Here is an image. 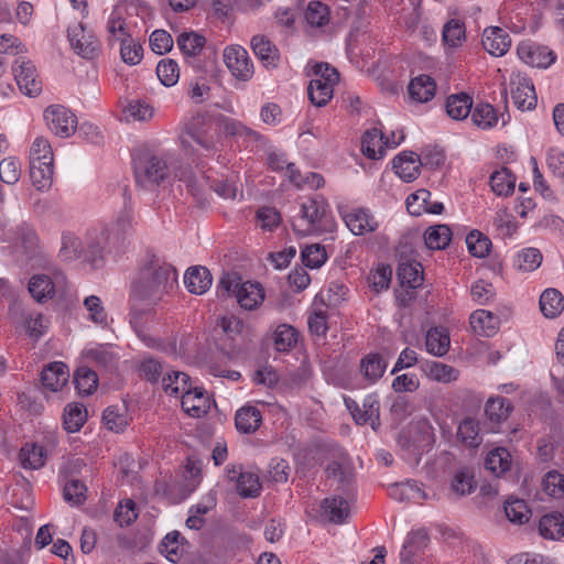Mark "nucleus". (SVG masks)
<instances>
[{
  "label": "nucleus",
  "mask_w": 564,
  "mask_h": 564,
  "mask_svg": "<svg viewBox=\"0 0 564 564\" xmlns=\"http://www.w3.org/2000/svg\"><path fill=\"white\" fill-rule=\"evenodd\" d=\"M87 487L78 479H68L63 489V497L72 506H80L86 500Z\"/></svg>",
  "instance_id": "obj_53"
},
{
  "label": "nucleus",
  "mask_w": 564,
  "mask_h": 564,
  "mask_svg": "<svg viewBox=\"0 0 564 564\" xmlns=\"http://www.w3.org/2000/svg\"><path fill=\"white\" fill-rule=\"evenodd\" d=\"M514 185L516 177L506 167L495 171L490 176L491 189L499 196H508L512 194Z\"/></svg>",
  "instance_id": "obj_42"
},
{
  "label": "nucleus",
  "mask_w": 564,
  "mask_h": 564,
  "mask_svg": "<svg viewBox=\"0 0 564 564\" xmlns=\"http://www.w3.org/2000/svg\"><path fill=\"white\" fill-rule=\"evenodd\" d=\"M162 387L163 390L171 395L183 394L191 388L189 376L182 371L167 372L162 378Z\"/></svg>",
  "instance_id": "obj_45"
},
{
  "label": "nucleus",
  "mask_w": 564,
  "mask_h": 564,
  "mask_svg": "<svg viewBox=\"0 0 564 564\" xmlns=\"http://www.w3.org/2000/svg\"><path fill=\"white\" fill-rule=\"evenodd\" d=\"M513 410V404L510 400L503 397L489 398L485 405V413L487 417L495 423L506 421Z\"/></svg>",
  "instance_id": "obj_32"
},
{
  "label": "nucleus",
  "mask_w": 564,
  "mask_h": 564,
  "mask_svg": "<svg viewBox=\"0 0 564 564\" xmlns=\"http://www.w3.org/2000/svg\"><path fill=\"white\" fill-rule=\"evenodd\" d=\"M465 40V26L458 20L448 21L443 29V41L451 47H457Z\"/></svg>",
  "instance_id": "obj_61"
},
{
  "label": "nucleus",
  "mask_w": 564,
  "mask_h": 564,
  "mask_svg": "<svg viewBox=\"0 0 564 564\" xmlns=\"http://www.w3.org/2000/svg\"><path fill=\"white\" fill-rule=\"evenodd\" d=\"M540 534L545 539H560L564 536V517L560 512L545 514L539 522Z\"/></svg>",
  "instance_id": "obj_34"
},
{
  "label": "nucleus",
  "mask_w": 564,
  "mask_h": 564,
  "mask_svg": "<svg viewBox=\"0 0 564 564\" xmlns=\"http://www.w3.org/2000/svg\"><path fill=\"white\" fill-rule=\"evenodd\" d=\"M14 79L22 94L29 97L37 96L42 91V82L31 61L19 57L12 65Z\"/></svg>",
  "instance_id": "obj_7"
},
{
  "label": "nucleus",
  "mask_w": 564,
  "mask_h": 564,
  "mask_svg": "<svg viewBox=\"0 0 564 564\" xmlns=\"http://www.w3.org/2000/svg\"><path fill=\"white\" fill-rule=\"evenodd\" d=\"M457 437L468 447H478L482 442L479 422L473 417H465L458 425Z\"/></svg>",
  "instance_id": "obj_36"
},
{
  "label": "nucleus",
  "mask_w": 564,
  "mask_h": 564,
  "mask_svg": "<svg viewBox=\"0 0 564 564\" xmlns=\"http://www.w3.org/2000/svg\"><path fill=\"white\" fill-rule=\"evenodd\" d=\"M185 133L207 152L216 150L217 122L209 116L197 113L185 126Z\"/></svg>",
  "instance_id": "obj_4"
},
{
  "label": "nucleus",
  "mask_w": 564,
  "mask_h": 564,
  "mask_svg": "<svg viewBox=\"0 0 564 564\" xmlns=\"http://www.w3.org/2000/svg\"><path fill=\"white\" fill-rule=\"evenodd\" d=\"M449 335L444 327L431 328L426 334V349L434 356H444L449 349Z\"/></svg>",
  "instance_id": "obj_31"
},
{
  "label": "nucleus",
  "mask_w": 564,
  "mask_h": 564,
  "mask_svg": "<svg viewBox=\"0 0 564 564\" xmlns=\"http://www.w3.org/2000/svg\"><path fill=\"white\" fill-rule=\"evenodd\" d=\"M156 75L164 86H174L180 78L178 64L171 58L162 59L156 66Z\"/></svg>",
  "instance_id": "obj_55"
},
{
  "label": "nucleus",
  "mask_w": 564,
  "mask_h": 564,
  "mask_svg": "<svg viewBox=\"0 0 564 564\" xmlns=\"http://www.w3.org/2000/svg\"><path fill=\"white\" fill-rule=\"evenodd\" d=\"M209 395L200 388H189L182 394V408L192 417H202L210 410Z\"/></svg>",
  "instance_id": "obj_15"
},
{
  "label": "nucleus",
  "mask_w": 564,
  "mask_h": 564,
  "mask_svg": "<svg viewBox=\"0 0 564 564\" xmlns=\"http://www.w3.org/2000/svg\"><path fill=\"white\" fill-rule=\"evenodd\" d=\"M466 245L471 256L485 258L491 248L490 239L479 230H471L466 237Z\"/></svg>",
  "instance_id": "obj_51"
},
{
  "label": "nucleus",
  "mask_w": 564,
  "mask_h": 564,
  "mask_svg": "<svg viewBox=\"0 0 564 564\" xmlns=\"http://www.w3.org/2000/svg\"><path fill=\"white\" fill-rule=\"evenodd\" d=\"M237 301L246 310L256 308L263 301V290L258 283H241L236 294Z\"/></svg>",
  "instance_id": "obj_28"
},
{
  "label": "nucleus",
  "mask_w": 564,
  "mask_h": 564,
  "mask_svg": "<svg viewBox=\"0 0 564 564\" xmlns=\"http://www.w3.org/2000/svg\"><path fill=\"white\" fill-rule=\"evenodd\" d=\"M343 219L348 229L356 236L373 232L379 226L370 210L362 207L345 212Z\"/></svg>",
  "instance_id": "obj_13"
},
{
  "label": "nucleus",
  "mask_w": 564,
  "mask_h": 564,
  "mask_svg": "<svg viewBox=\"0 0 564 564\" xmlns=\"http://www.w3.org/2000/svg\"><path fill=\"white\" fill-rule=\"evenodd\" d=\"M387 369V361L380 354H368L360 360V372L370 383L378 381Z\"/></svg>",
  "instance_id": "obj_26"
},
{
  "label": "nucleus",
  "mask_w": 564,
  "mask_h": 564,
  "mask_svg": "<svg viewBox=\"0 0 564 564\" xmlns=\"http://www.w3.org/2000/svg\"><path fill=\"white\" fill-rule=\"evenodd\" d=\"M133 166L135 181L144 188L159 185L169 175L166 162L149 150L139 151L133 156Z\"/></svg>",
  "instance_id": "obj_3"
},
{
  "label": "nucleus",
  "mask_w": 564,
  "mask_h": 564,
  "mask_svg": "<svg viewBox=\"0 0 564 564\" xmlns=\"http://www.w3.org/2000/svg\"><path fill=\"white\" fill-rule=\"evenodd\" d=\"M541 262L542 254L539 249L525 248L517 254L514 265L523 272H531L538 269Z\"/></svg>",
  "instance_id": "obj_54"
},
{
  "label": "nucleus",
  "mask_w": 564,
  "mask_h": 564,
  "mask_svg": "<svg viewBox=\"0 0 564 564\" xmlns=\"http://www.w3.org/2000/svg\"><path fill=\"white\" fill-rule=\"evenodd\" d=\"M323 509L325 516L333 523H343L349 516L348 502L341 497L326 498Z\"/></svg>",
  "instance_id": "obj_41"
},
{
  "label": "nucleus",
  "mask_w": 564,
  "mask_h": 564,
  "mask_svg": "<svg viewBox=\"0 0 564 564\" xmlns=\"http://www.w3.org/2000/svg\"><path fill=\"white\" fill-rule=\"evenodd\" d=\"M87 420V410L78 403H70L66 406L64 413V429L74 433L80 430Z\"/></svg>",
  "instance_id": "obj_46"
},
{
  "label": "nucleus",
  "mask_w": 564,
  "mask_h": 564,
  "mask_svg": "<svg viewBox=\"0 0 564 564\" xmlns=\"http://www.w3.org/2000/svg\"><path fill=\"white\" fill-rule=\"evenodd\" d=\"M423 371L432 380L449 383L458 379V370L454 367L438 361H427L422 365Z\"/></svg>",
  "instance_id": "obj_35"
},
{
  "label": "nucleus",
  "mask_w": 564,
  "mask_h": 564,
  "mask_svg": "<svg viewBox=\"0 0 564 564\" xmlns=\"http://www.w3.org/2000/svg\"><path fill=\"white\" fill-rule=\"evenodd\" d=\"M177 285L175 268L152 254L141 267L139 276L132 283L131 296L134 301L158 303Z\"/></svg>",
  "instance_id": "obj_1"
},
{
  "label": "nucleus",
  "mask_w": 564,
  "mask_h": 564,
  "mask_svg": "<svg viewBox=\"0 0 564 564\" xmlns=\"http://www.w3.org/2000/svg\"><path fill=\"white\" fill-rule=\"evenodd\" d=\"M328 464L325 473L327 478L340 484H348L351 477L350 460L347 453L336 444L325 445Z\"/></svg>",
  "instance_id": "obj_11"
},
{
  "label": "nucleus",
  "mask_w": 564,
  "mask_h": 564,
  "mask_svg": "<svg viewBox=\"0 0 564 564\" xmlns=\"http://www.w3.org/2000/svg\"><path fill=\"white\" fill-rule=\"evenodd\" d=\"M178 48L185 56H197L206 44V39L196 32H184L176 40Z\"/></svg>",
  "instance_id": "obj_43"
},
{
  "label": "nucleus",
  "mask_w": 564,
  "mask_h": 564,
  "mask_svg": "<svg viewBox=\"0 0 564 564\" xmlns=\"http://www.w3.org/2000/svg\"><path fill=\"white\" fill-rule=\"evenodd\" d=\"M124 113L135 121H148L153 117L154 108L145 100L134 99L129 101L124 108Z\"/></svg>",
  "instance_id": "obj_58"
},
{
  "label": "nucleus",
  "mask_w": 564,
  "mask_h": 564,
  "mask_svg": "<svg viewBox=\"0 0 564 564\" xmlns=\"http://www.w3.org/2000/svg\"><path fill=\"white\" fill-rule=\"evenodd\" d=\"M327 203L310 198L301 204L299 216L292 219V228L300 236H307L328 228Z\"/></svg>",
  "instance_id": "obj_2"
},
{
  "label": "nucleus",
  "mask_w": 564,
  "mask_h": 564,
  "mask_svg": "<svg viewBox=\"0 0 564 564\" xmlns=\"http://www.w3.org/2000/svg\"><path fill=\"white\" fill-rule=\"evenodd\" d=\"M68 367L61 361L48 364L41 372V381L43 386L53 391H59L68 381Z\"/></svg>",
  "instance_id": "obj_17"
},
{
  "label": "nucleus",
  "mask_w": 564,
  "mask_h": 564,
  "mask_svg": "<svg viewBox=\"0 0 564 564\" xmlns=\"http://www.w3.org/2000/svg\"><path fill=\"white\" fill-rule=\"evenodd\" d=\"M334 85L321 80L311 79L307 93L311 102L316 107L325 106L333 97Z\"/></svg>",
  "instance_id": "obj_44"
},
{
  "label": "nucleus",
  "mask_w": 564,
  "mask_h": 564,
  "mask_svg": "<svg viewBox=\"0 0 564 564\" xmlns=\"http://www.w3.org/2000/svg\"><path fill=\"white\" fill-rule=\"evenodd\" d=\"M251 47L256 56L265 67H276L279 51L264 35H254L251 39Z\"/></svg>",
  "instance_id": "obj_22"
},
{
  "label": "nucleus",
  "mask_w": 564,
  "mask_h": 564,
  "mask_svg": "<svg viewBox=\"0 0 564 564\" xmlns=\"http://www.w3.org/2000/svg\"><path fill=\"white\" fill-rule=\"evenodd\" d=\"M120 43V55L122 61L129 65L139 64L143 56L142 45L132 37H122Z\"/></svg>",
  "instance_id": "obj_56"
},
{
  "label": "nucleus",
  "mask_w": 564,
  "mask_h": 564,
  "mask_svg": "<svg viewBox=\"0 0 564 564\" xmlns=\"http://www.w3.org/2000/svg\"><path fill=\"white\" fill-rule=\"evenodd\" d=\"M102 420L108 430L119 433L128 425L124 412L117 405H110L104 411Z\"/></svg>",
  "instance_id": "obj_60"
},
{
  "label": "nucleus",
  "mask_w": 564,
  "mask_h": 564,
  "mask_svg": "<svg viewBox=\"0 0 564 564\" xmlns=\"http://www.w3.org/2000/svg\"><path fill=\"white\" fill-rule=\"evenodd\" d=\"M268 163L273 171H280L285 167L290 181L300 186V172L294 163L288 162L284 153L271 152L268 156Z\"/></svg>",
  "instance_id": "obj_57"
},
{
  "label": "nucleus",
  "mask_w": 564,
  "mask_h": 564,
  "mask_svg": "<svg viewBox=\"0 0 564 564\" xmlns=\"http://www.w3.org/2000/svg\"><path fill=\"white\" fill-rule=\"evenodd\" d=\"M481 43L489 54L502 56L508 52L511 45V39L501 28L491 26L484 31Z\"/></svg>",
  "instance_id": "obj_16"
},
{
  "label": "nucleus",
  "mask_w": 564,
  "mask_h": 564,
  "mask_svg": "<svg viewBox=\"0 0 564 564\" xmlns=\"http://www.w3.org/2000/svg\"><path fill=\"white\" fill-rule=\"evenodd\" d=\"M29 292L36 302H44L55 294V284L47 274H35L29 281Z\"/></svg>",
  "instance_id": "obj_29"
},
{
  "label": "nucleus",
  "mask_w": 564,
  "mask_h": 564,
  "mask_svg": "<svg viewBox=\"0 0 564 564\" xmlns=\"http://www.w3.org/2000/svg\"><path fill=\"white\" fill-rule=\"evenodd\" d=\"M451 487L458 496L471 494L476 487L474 475L467 469L457 471L454 475Z\"/></svg>",
  "instance_id": "obj_62"
},
{
  "label": "nucleus",
  "mask_w": 564,
  "mask_h": 564,
  "mask_svg": "<svg viewBox=\"0 0 564 564\" xmlns=\"http://www.w3.org/2000/svg\"><path fill=\"white\" fill-rule=\"evenodd\" d=\"M301 256L304 265L311 269L321 268L327 260L325 247L318 243L306 246Z\"/></svg>",
  "instance_id": "obj_59"
},
{
  "label": "nucleus",
  "mask_w": 564,
  "mask_h": 564,
  "mask_svg": "<svg viewBox=\"0 0 564 564\" xmlns=\"http://www.w3.org/2000/svg\"><path fill=\"white\" fill-rule=\"evenodd\" d=\"M44 119L50 130L61 137H70L77 128L76 116L62 105H52L44 110Z\"/></svg>",
  "instance_id": "obj_6"
},
{
  "label": "nucleus",
  "mask_w": 564,
  "mask_h": 564,
  "mask_svg": "<svg viewBox=\"0 0 564 564\" xmlns=\"http://www.w3.org/2000/svg\"><path fill=\"white\" fill-rule=\"evenodd\" d=\"M237 471L235 468L228 471L230 479H235ZM237 492L242 498H256L260 495L262 486L259 476L251 471H239L237 477Z\"/></svg>",
  "instance_id": "obj_19"
},
{
  "label": "nucleus",
  "mask_w": 564,
  "mask_h": 564,
  "mask_svg": "<svg viewBox=\"0 0 564 564\" xmlns=\"http://www.w3.org/2000/svg\"><path fill=\"white\" fill-rule=\"evenodd\" d=\"M510 94L513 104L520 110H531L536 106V94L530 77L520 72L510 77Z\"/></svg>",
  "instance_id": "obj_9"
},
{
  "label": "nucleus",
  "mask_w": 564,
  "mask_h": 564,
  "mask_svg": "<svg viewBox=\"0 0 564 564\" xmlns=\"http://www.w3.org/2000/svg\"><path fill=\"white\" fill-rule=\"evenodd\" d=\"M408 91L413 100L427 102L435 95L436 84L431 76L422 74L410 82Z\"/></svg>",
  "instance_id": "obj_23"
},
{
  "label": "nucleus",
  "mask_w": 564,
  "mask_h": 564,
  "mask_svg": "<svg viewBox=\"0 0 564 564\" xmlns=\"http://www.w3.org/2000/svg\"><path fill=\"white\" fill-rule=\"evenodd\" d=\"M398 278L403 286L416 289L422 284V267L417 262L401 263L398 268Z\"/></svg>",
  "instance_id": "obj_47"
},
{
  "label": "nucleus",
  "mask_w": 564,
  "mask_h": 564,
  "mask_svg": "<svg viewBox=\"0 0 564 564\" xmlns=\"http://www.w3.org/2000/svg\"><path fill=\"white\" fill-rule=\"evenodd\" d=\"M345 404L357 424L369 423L373 430L380 425V403L376 394L365 397L361 406L351 399H345Z\"/></svg>",
  "instance_id": "obj_10"
},
{
  "label": "nucleus",
  "mask_w": 564,
  "mask_h": 564,
  "mask_svg": "<svg viewBox=\"0 0 564 564\" xmlns=\"http://www.w3.org/2000/svg\"><path fill=\"white\" fill-rule=\"evenodd\" d=\"M432 200V194L427 189H417L406 198V209L411 215L419 216Z\"/></svg>",
  "instance_id": "obj_63"
},
{
  "label": "nucleus",
  "mask_w": 564,
  "mask_h": 564,
  "mask_svg": "<svg viewBox=\"0 0 564 564\" xmlns=\"http://www.w3.org/2000/svg\"><path fill=\"white\" fill-rule=\"evenodd\" d=\"M452 239V231L447 225L429 227L424 232L425 246L431 250L445 249Z\"/></svg>",
  "instance_id": "obj_33"
},
{
  "label": "nucleus",
  "mask_w": 564,
  "mask_h": 564,
  "mask_svg": "<svg viewBox=\"0 0 564 564\" xmlns=\"http://www.w3.org/2000/svg\"><path fill=\"white\" fill-rule=\"evenodd\" d=\"M518 56L532 67L546 68L555 62L556 55L546 46L521 43L517 48Z\"/></svg>",
  "instance_id": "obj_14"
},
{
  "label": "nucleus",
  "mask_w": 564,
  "mask_h": 564,
  "mask_svg": "<svg viewBox=\"0 0 564 564\" xmlns=\"http://www.w3.org/2000/svg\"><path fill=\"white\" fill-rule=\"evenodd\" d=\"M273 341L278 351H289L297 343V332L291 325H279L274 332Z\"/></svg>",
  "instance_id": "obj_50"
},
{
  "label": "nucleus",
  "mask_w": 564,
  "mask_h": 564,
  "mask_svg": "<svg viewBox=\"0 0 564 564\" xmlns=\"http://www.w3.org/2000/svg\"><path fill=\"white\" fill-rule=\"evenodd\" d=\"M505 512L511 522L519 524L528 522L531 516V511L525 501L517 498H510L506 501Z\"/></svg>",
  "instance_id": "obj_52"
},
{
  "label": "nucleus",
  "mask_w": 564,
  "mask_h": 564,
  "mask_svg": "<svg viewBox=\"0 0 564 564\" xmlns=\"http://www.w3.org/2000/svg\"><path fill=\"white\" fill-rule=\"evenodd\" d=\"M184 551V538L178 531L167 533L160 544V552L172 563L180 562Z\"/></svg>",
  "instance_id": "obj_30"
},
{
  "label": "nucleus",
  "mask_w": 564,
  "mask_h": 564,
  "mask_svg": "<svg viewBox=\"0 0 564 564\" xmlns=\"http://www.w3.org/2000/svg\"><path fill=\"white\" fill-rule=\"evenodd\" d=\"M540 308L545 317H556L564 308L562 294L555 289L545 290L540 296Z\"/></svg>",
  "instance_id": "obj_37"
},
{
  "label": "nucleus",
  "mask_w": 564,
  "mask_h": 564,
  "mask_svg": "<svg viewBox=\"0 0 564 564\" xmlns=\"http://www.w3.org/2000/svg\"><path fill=\"white\" fill-rule=\"evenodd\" d=\"M21 465L24 468L39 469L45 463V452L42 446L36 444H26L20 449L19 454Z\"/></svg>",
  "instance_id": "obj_48"
},
{
  "label": "nucleus",
  "mask_w": 564,
  "mask_h": 564,
  "mask_svg": "<svg viewBox=\"0 0 564 564\" xmlns=\"http://www.w3.org/2000/svg\"><path fill=\"white\" fill-rule=\"evenodd\" d=\"M61 248L58 250V258L63 262H73L80 258L89 261L93 265L97 264L100 257V248L98 245H89L85 249L82 240L72 231H63L61 238Z\"/></svg>",
  "instance_id": "obj_5"
},
{
  "label": "nucleus",
  "mask_w": 564,
  "mask_h": 564,
  "mask_svg": "<svg viewBox=\"0 0 564 564\" xmlns=\"http://www.w3.org/2000/svg\"><path fill=\"white\" fill-rule=\"evenodd\" d=\"M261 422V413L256 406H242L236 412L235 424L240 433H254L260 427Z\"/></svg>",
  "instance_id": "obj_24"
},
{
  "label": "nucleus",
  "mask_w": 564,
  "mask_h": 564,
  "mask_svg": "<svg viewBox=\"0 0 564 564\" xmlns=\"http://www.w3.org/2000/svg\"><path fill=\"white\" fill-rule=\"evenodd\" d=\"M420 158L414 152H403L392 161L395 174L405 182H412L419 176Z\"/></svg>",
  "instance_id": "obj_21"
},
{
  "label": "nucleus",
  "mask_w": 564,
  "mask_h": 564,
  "mask_svg": "<svg viewBox=\"0 0 564 564\" xmlns=\"http://www.w3.org/2000/svg\"><path fill=\"white\" fill-rule=\"evenodd\" d=\"M474 333L482 337L494 336L499 328V318L486 310L475 311L469 318Z\"/></svg>",
  "instance_id": "obj_18"
},
{
  "label": "nucleus",
  "mask_w": 564,
  "mask_h": 564,
  "mask_svg": "<svg viewBox=\"0 0 564 564\" xmlns=\"http://www.w3.org/2000/svg\"><path fill=\"white\" fill-rule=\"evenodd\" d=\"M68 40L76 54L84 58H94L99 54L100 43L93 31L82 22L68 28Z\"/></svg>",
  "instance_id": "obj_8"
},
{
  "label": "nucleus",
  "mask_w": 564,
  "mask_h": 564,
  "mask_svg": "<svg viewBox=\"0 0 564 564\" xmlns=\"http://www.w3.org/2000/svg\"><path fill=\"white\" fill-rule=\"evenodd\" d=\"M384 134L381 130L373 128L365 132L362 137V152L372 160L381 159L384 155Z\"/></svg>",
  "instance_id": "obj_27"
},
{
  "label": "nucleus",
  "mask_w": 564,
  "mask_h": 564,
  "mask_svg": "<svg viewBox=\"0 0 564 564\" xmlns=\"http://www.w3.org/2000/svg\"><path fill=\"white\" fill-rule=\"evenodd\" d=\"M485 466L496 476H501L511 466V455L503 447H497L491 449L486 457Z\"/></svg>",
  "instance_id": "obj_38"
},
{
  "label": "nucleus",
  "mask_w": 564,
  "mask_h": 564,
  "mask_svg": "<svg viewBox=\"0 0 564 564\" xmlns=\"http://www.w3.org/2000/svg\"><path fill=\"white\" fill-rule=\"evenodd\" d=\"M74 382L80 394L89 395L98 387V377L97 373L88 367H79L75 371Z\"/></svg>",
  "instance_id": "obj_49"
},
{
  "label": "nucleus",
  "mask_w": 564,
  "mask_h": 564,
  "mask_svg": "<svg viewBox=\"0 0 564 564\" xmlns=\"http://www.w3.org/2000/svg\"><path fill=\"white\" fill-rule=\"evenodd\" d=\"M543 490L553 498L564 496V476L556 470L549 471L543 479Z\"/></svg>",
  "instance_id": "obj_64"
},
{
  "label": "nucleus",
  "mask_w": 564,
  "mask_h": 564,
  "mask_svg": "<svg viewBox=\"0 0 564 564\" xmlns=\"http://www.w3.org/2000/svg\"><path fill=\"white\" fill-rule=\"evenodd\" d=\"M213 278L205 267H192L184 274V284L193 294H204L212 285Z\"/></svg>",
  "instance_id": "obj_20"
},
{
  "label": "nucleus",
  "mask_w": 564,
  "mask_h": 564,
  "mask_svg": "<svg viewBox=\"0 0 564 564\" xmlns=\"http://www.w3.org/2000/svg\"><path fill=\"white\" fill-rule=\"evenodd\" d=\"M53 174V162H30V177L37 191L44 192L51 188Z\"/></svg>",
  "instance_id": "obj_25"
},
{
  "label": "nucleus",
  "mask_w": 564,
  "mask_h": 564,
  "mask_svg": "<svg viewBox=\"0 0 564 564\" xmlns=\"http://www.w3.org/2000/svg\"><path fill=\"white\" fill-rule=\"evenodd\" d=\"M470 116L473 123L484 130L494 128L499 120L496 109L485 102L477 104L471 109Z\"/></svg>",
  "instance_id": "obj_40"
},
{
  "label": "nucleus",
  "mask_w": 564,
  "mask_h": 564,
  "mask_svg": "<svg viewBox=\"0 0 564 564\" xmlns=\"http://www.w3.org/2000/svg\"><path fill=\"white\" fill-rule=\"evenodd\" d=\"M224 62L232 76L247 82L253 75V64L248 52L241 46H230L224 52Z\"/></svg>",
  "instance_id": "obj_12"
},
{
  "label": "nucleus",
  "mask_w": 564,
  "mask_h": 564,
  "mask_svg": "<svg viewBox=\"0 0 564 564\" xmlns=\"http://www.w3.org/2000/svg\"><path fill=\"white\" fill-rule=\"evenodd\" d=\"M473 100L467 94L452 95L446 100V112L455 120L465 119L470 112Z\"/></svg>",
  "instance_id": "obj_39"
}]
</instances>
